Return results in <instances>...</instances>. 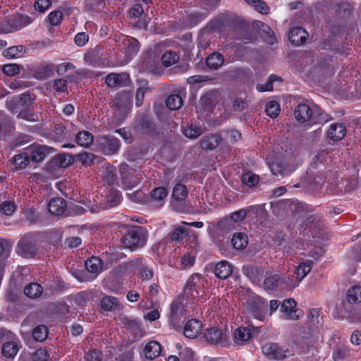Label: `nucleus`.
Here are the masks:
<instances>
[{"label": "nucleus", "instance_id": "52", "mask_svg": "<svg viewBox=\"0 0 361 361\" xmlns=\"http://www.w3.org/2000/svg\"><path fill=\"white\" fill-rule=\"evenodd\" d=\"M35 99L36 97L34 94L26 92L20 94L19 103L22 106L28 107L34 104Z\"/></svg>", "mask_w": 361, "mask_h": 361}, {"label": "nucleus", "instance_id": "26", "mask_svg": "<svg viewBox=\"0 0 361 361\" xmlns=\"http://www.w3.org/2000/svg\"><path fill=\"white\" fill-rule=\"evenodd\" d=\"M161 350V345L157 341H154L148 343L144 348L145 357L150 360L159 356Z\"/></svg>", "mask_w": 361, "mask_h": 361}, {"label": "nucleus", "instance_id": "51", "mask_svg": "<svg viewBox=\"0 0 361 361\" xmlns=\"http://www.w3.org/2000/svg\"><path fill=\"white\" fill-rule=\"evenodd\" d=\"M105 82L110 87L120 85L122 82V75L119 73H110L106 77Z\"/></svg>", "mask_w": 361, "mask_h": 361}, {"label": "nucleus", "instance_id": "47", "mask_svg": "<svg viewBox=\"0 0 361 361\" xmlns=\"http://www.w3.org/2000/svg\"><path fill=\"white\" fill-rule=\"evenodd\" d=\"M189 228H183V227H178L176 228L173 233L171 235V239L173 241H179L185 238L187 235L192 233Z\"/></svg>", "mask_w": 361, "mask_h": 361}, {"label": "nucleus", "instance_id": "8", "mask_svg": "<svg viewBox=\"0 0 361 361\" xmlns=\"http://www.w3.org/2000/svg\"><path fill=\"white\" fill-rule=\"evenodd\" d=\"M135 130L142 135H150L155 130V124L150 116L142 114L138 115Z\"/></svg>", "mask_w": 361, "mask_h": 361}, {"label": "nucleus", "instance_id": "30", "mask_svg": "<svg viewBox=\"0 0 361 361\" xmlns=\"http://www.w3.org/2000/svg\"><path fill=\"white\" fill-rule=\"evenodd\" d=\"M94 293L90 290H85L78 293L74 298V301L79 307H85L88 302L94 300Z\"/></svg>", "mask_w": 361, "mask_h": 361}, {"label": "nucleus", "instance_id": "43", "mask_svg": "<svg viewBox=\"0 0 361 361\" xmlns=\"http://www.w3.org/2000/svg\"><path fill=\"white\" fill-rule=\"evenodd\" d=\"M48 334V329L44 325H39L32 331L33 338L39 342L44 341L47 338Z\"/></svg>", "mask_w": 361, "mask_h": 361}, {"label": "nucleus", "instance_id": "27", "mask_svg": "<svg viewBox=\"0 0 361 361\" xmlns=\"http://www.w3.org/2000/svg\"><path fill=\"white\" fill-rule=\"evenodd\" d=\"M269 168L272 173L276 176H281L283 177L288 175L291 171L288 165L282 164L279 161L269 164Z\"/></svg>", "mask_w": 361, "mask_h": 361}, {"label": "nucleus", "instance_id": "3", "mask_svg": "<svg viewBox=\"0 0 361 361\" xmlns=\"http://www.w3.org/2000/svg\"><path fill=\"white\" fill-rule=\"evenodd\" d=\"M17 341L16 335L10 331L0 329V342L3 343L1 353L4 357L13 358L17 355L19 350Z\"/></svg>", "mask_w": 361, "mask_h": 361}, {"label": "nucleus", "instance_id": "4", "mask_svg": "<svg viewBox=\"0 0 361 361\" xmlns=\"http://www.w3.org/2000/svg\"><path fill=\"white\" fill-rule=\"evenodd\" d=\"M205 279L199 274H192L188 280L184 288V295L188 299L199 296L200 290L204 287Z\"/></svg>", "mask_w": 361, "mask_h": 361}, {"label": "nucleus", "instance_id": "42", "mask_svg": "<svg viewBox=\"0 0 361 361\" xmlns=\"http://www.w3.org/2000/svg\"><path fill=\"white\" fill-rule=\"evenodd\" d=\"M30 159L27 154H19L13 159V166L16 169H25L29 164Z\"/></svg>", "mask_w": 361, "mask_h": 361}, {"label": "nucleus", "instance_id": "60", "mask_svg": "<svg viewBox=\"0 0 361 361\" xmlns=\"http://www.w3.org/2000/svg\"><path fill=\"white\" fill-rule=\"evenodd\" d=\"M24 49L23 46H13L5 50L4 56L10 59L17 58L20 56V54H21Z\"/></svg>", "mask_w": 361, "mask_h": 361}, {"label": "nucleus", "instance_id": "56", "mask_svg": "<svg viewBox=\"0 0 361 361\" xmlns=\"http://www.w3.org/2000/svg\"><path fill=\"white\" fill-rule=\"evenodd\" d=\"M202 133V128L199 126L190 125L184 130V134L187 137L195 139L199 137Z\"/></svg>", "mask_w": 361, "mask_h": 361}, {"label": "nucleus", "instance_id": "2", "mask_svg": "<svg viewBox=\"0 0 361 361\" xmlns=\"http://www.w3.org/2000/svg\"><path fill=\"white\" fill-rule=\"evenodd\" d=\"M121 183L125 189H132L137 186L145 176L140 169L131 168L128 164L123 162L119 166Z\"/></svg>", "mask_w": 361, "mask_h": 361}, {"label": "nucleus", "instance_id": "13", "mask_svg": "<svg viewBox=\"0 0 361 361\" xmlns=\"http://www.w3.org/2000/svg\"><path fill=\"white\" fill-rule=\"evenodd\" d=\"M202 326L197 319L189 320L183 329V334L188 338H195L200 333Z\"/></svg>", "mask_w": 361, "mask_h": 361}, {"label": "nucleus", "instance_id": "63", "mask_svg": "<svg viewBox=\"0 0 361 361\" xmlns=\"http://www.w3.org/2000/svg\"><path fill=\"white\" fill-rule=\"evenodd\" d=\"M68 82L63 78H58L54 80L53 88L58 92H64L67 90Z\"/></svg>", "mask_w": 361, "mask_h": 361}, {"label": "nucleus", "instance_id": "59", "mask_svg": "<svg viewBox=\"0 0 361 361\" xmlns=\"http://www.w3.org/2000/svg\"><path fill=\"white\" fill-rule=\"evenodd\" d=\"M185 317L183 307L180 302L173 301L171 305L170 317Z\"/></svg>", "mask_w": 361, "mask_h": 361}, {"label": "nucleus", "instance_id": "16", "mask_svg": "<svg viewBox=\"0 0 361 361\" xmlns=\"http://www.w3.org/2000/svg\"><path fill=\"white\" fill-rule=\"evenodd\" d=\"M294 116L300 123H305L312 118L311 106L306 104H298L294 110Z\"/></svg>", "mask_w": 361, "mask_h": 361}, {"label": "nucleus", "instance_id": "11", "mask_svg": "<svg viewBox=\"0 0 361 361\" xmlns=\"http://www.w3.org/2000/svg\"><path fill=\"white\" fill-rule=\"evenodd\" d=\"M217 103V94L214 91L207 92L201 97L199 106L204 111H210Z\"/></svg>", "mask_w": 361, "mask_h": 361}, {"label": "nucleus", "instance_id": "5", "mask_svg": "<svg viewBox=\"0 0 361 361\" xmlns=\"http://www.w3.org/2000/svg\"><path fill=\"white\" fill-rule=\"evenodd\" d=\"M16 250L23 257H32L37 250L35 238L30 234L24 235L18 242Z\"/></svg>", "mask_w": 361, "mask_h": 361}, {"label": "nucleus", "instance_id": "50", "mask_svg": "<svg viewBox=\"0 0 361 361\" xmlns=\"http://www.w3.org/2000/svg\"><path fill=\"white\" fill-rule=\"evenodd\" d=\"M178 56L173 51L165 52L162 57L161 61L165 66H171L178 61Z\"/></svg>", "mask_w": 361, "mask_h": 361}, {"label": "nucleus", "instance_id": "46", "mask_svg": "<svg viewBox=\"0 0 361 361\" xmlns=\"http://www.w3.org/2000/svg\"><path fill=\"white\" fill-rule=\"evenodd\" d=\"M311 119L314 123H326L328 121V119L326 118V116L324 115L322 109L318 106H312V107H311Z\"/></svg>", "mask_w": 361, "mask_h": 361}, {"label": "nucleus", "instance_id": "24", "mask_svg": "<svg viewBox=\"0 0 361 361\" xmlns=\"http://www.w3.org/2000/svg\"><path fill=\"white\" fill-rule=\"evenodd\" d=\"M220 140L221 137L218 135H204L200 140V146L204 149H214L219 145Z\"/></svg>", "mask_w": 361, "mask_h": 361}, {"label": "nucleus", "instance_id": "48", "mask_svg": "<svg viewBox=\"0 0 361 361\" xmlns=\"http://www.w3.org/2000/svg\"><path fill=\"white\" fill-rule=\"evenodd\" d=\"M234 337L238 341L245 342L250 338L251 332L245 327H239L235 331Z\"/></svg>", "mask_w": 361, "mask_h": 361}, {"label": "nucleus", "instance_id": "58", "mask_svg": "<svg viewBox=\"0 0 361 361\" xmlns=\"http://www.w3.org/2000/svg\"><path fill=\"white\" fill-rule=\"evenodd\" d=\"M16 209V205L11 201H4L0 204V210L2 214L11 216Z\"/></svg>", "mask_w": 361, "mask_h": 361}, {"label": "nucleus", "instance_id": "33", "mask_svg": "<svg viewBox=\"0 0 361 361\" xmlns=\"http://www.w3.org/2000/svg\"><path fill=\"white\" fill-rule=\"evenodd\" d=\"M85 265L87 271L92 274H97L102 269V260L97 257H92L87 259Z\"/></svg>", "mask_w": 361, "mask_h": 361}, {"label": "nucleus", "instance_id": "22", "mask_svg": "<svg viewBox=\"0 0 361 361\" xmlns=\"http://www.w3.org/2000/svg\"><path fill=\"white\" fill-rule=\"evenodd\" d=\"M279 288L290 290L298 286L294 275L279 274Z\"/></svg>", "mask_w": 361, "mask_h": 361}, {"label": "nucleus", "instance_id": "14", "mask_svg": "<svg viewBox=\"0 0 361 361\" xmlns=\"http://www.w3.org/2000/svg\"><path fill=\"white\" fill-rule=\"evenodd\" d=\"M307 32L301 27L292 28L288 35L290 42L296 46L301 45L306 42Z\"/></svg>", "mask_w": 361, "mask_h": 361}, {"label": "nucleus", "instance_id": "19", "mask_svg": "<svg viewBox=\"0 0 361 361\" xmlns=\"http://www.w3.org/2000/svg\"><path fill=\"white\" fill-rule=\"evenodd\" d=\"M66 202L61 197L53 198L48 204V209L52 214L59 216L63 214L66 209Z\"/></svg>", "mask_w": 361, "mask_h": 361}, {"label": "nucleus", "instance_id": "61", "mask_svg": "<svg viewBox=\"0 0 361 361\" xmlns=\"http://www.w3.org/2000/svg\"><path fill=\"white\" fill-rule=\"evenodd\" d=\"M168 195L167 190L164 187H158L154 189L151 192V197L153 200H164Z\"/></svg>", "mask_w": 361, "mask_h": 361}, {"label": "nucleus", "instance_id": "53", "mask_svg": "<svg viewBox=\"0 0 361 361\" xmlns=\"http://www.w3.org/2000/svg\"><path fill=\"white\" fill-rule=\"evenodd\" d=\"M121 193L118 190H111L106 196V202L109 207L118 205L121 202Z\"/></svg>", "mask_w": 361, "mask_h": 361}, {"label": "nucleus", "instance_id": "39", "mask_svg": "<svg viewBox=\"0 0 361 361\" xmlns=\"http://www.w3.org/2000/svg\"><path fill=\"white\" fill-rule=\"evenodd\" d=\"M346 298L350 303L361 302V286H355L349 288L347 291Z\"/></svg>", "mask_w": 361, "mask_h": 361}, {"label": "nucleus", "instance_id": "6", "mask_svg": "<svg viewBox=\"0 0 361 361\" xmlns=\"http://www.w3.org/2000/svg\"><path fill=\"white\" fill-rule=\"evenodd\" d=\"M262 353L268 358L275 360H282L288 357L290 351L288 348H284L276 343L265 344L262 348Z\"/></svg>", "mask_w": 361, "mask_h": 361}, {"label": "nucleus", "instance_id": "38", "mask_svg": "<svg viewBox=\"0 0 361 361\" xmlns=\"http://www.w3.org/2000/svg\"><path fill=\"white\" fill-rule=\"evenodd\" d=\"M137 265L139 267V271L141 277L145 280H149L153 277V271L145 263L143 258H139L136 261Z\"/></svg>", "mask_w": 361, "mask_h": 361}, {"label": "nucleus", "instance_id": "25", "mask_svg": "<svg viewBox=\"0 0 361 361\" xmlns=\"http://www.w3.org/2000/svg\"><path fill=\"white\" fill-rule=\"evenodd\" d=\"M224 56L219 52H214L206 59V64L212 70L219 69L224 64Z\"/></svg>", "mask_w": 361, "mask_h": 361}, {"label": "nucleus", "instance_id": "18", "mask_svg": "<svg viewBox=\"0 0 361 361\" xmlns=\"http://www.w3.org/2000/svg\"><path fill=\"white\" fill-rule=\"evenodd\" d=\"M243 272L254 283H259L263 275V271L260 268L252 264H247L243 266Z\"/></svg>", "mask_w": 361, "mask_h": 361}, {"label": "nucleus", "instance_id": "36", "mask_svg": "<svg viewBox=\"0 0 361 361\" xmlns=\"http://www.w3.org/2000/svg\"><path fill=\"white\" fill-rule=\"evenodd\" d=\"M104 178L108 185H112L117 183V175L115 167L106 164L104 167Z\"/></svg>", "mask_w": 361, "mask_h": 361}, {"label": "nucleus", "instance_id": "28", "mask_svg": "<svg viewBox=\"0 0 361 361\" xmlns=\"http://www.w3.org/2000/svg\"><path fill=\"white\" fill-rule=\"evenodd\" d=\"M84 60L88 64L92 66L100 65V49L95 47L89 50L84 56Z\"/></svg>", "mask_w": 361, "mask_h": 361}, {"label": "nucleus", "instance_id": "35", "mask_svg": "<svg viewBox=\"0 0 361 361\" xmlns=\"http://www.w3.org/2000/svg\"><path fill=\"white\" fill-rule=\"evenodd\" d=\"M118 304V300L114 296L104 295L101 300V307L105 311L115 310Z\"/></svg>", "mask_w": 361, "mask_h": 361}, {"label": "nucleus", "instance_id": "31", "mask_svg": "<svg viewBox=\"0 0 361 361\" xmlns=\"http://www.w3.org/2000/svg\"><path fill=\"white\" fill-rule=\"evenodd\" d=\"M123 45L126 50V54L129 56L136 54L140 49V43L135 38H126L123 42Z\"/></svg>", "mask_w": 361, "mask_h": 361}, {"label": "nucleus", "instance_id": "20", "mask_svg": "<svg viewBox=\"0 0 361 361\" xmlns=\"http://www.w3.org/2000/svg\"><path fill=\"white\" fill-rule=\"evenodd\" d=\"M73 161L74 159L72 156L66 154H60L51 160L49 163V166L57 167L59 169L65 168L72 164Z\"/></svg>", "mask_w": 361, "mask_h": 361}, {"label": "nucleus", "instance_id": "34", "mask_svg": "<svg viewBox=\"0 0 361 361\" xmlns=\"http://www.w3.org/2000/svg\"><path fill=\"white\" fill-rule=\"evenodd\" d=\"M231 243L235 249L243 250L247 245L248 238L245 233H236L233 235Z\"/></svg>", "mask_w": 361, "mask_h": 361}, {"label": "nucleus", "instance_id": "64", "mask_svg": "<svg viewBox=\"0 0 361 361\" xmlns=\"http://www.w3.org/2000/svg\"><path fill=\"white\" fill-rule=\"evenodd\" d=\"M49 357L48 353L46 350L39 348L32 355L33 361H47Z\"/></svg>", "mask_w": 361, "mask_h": 361}, {"label": "nucleus", "instance_id": "40", "mask_svg": "<svg viewBox=\"0 0 361 361\" xmlns=\"http://www.w3.org/2000/svg\"><path fill=\"white\" fill-rule=\"evenodd\" d=\"M183 105L182 97L177 94L169 95L166 99V106L171 110L180 109Z\"/></svg>", "mask_w": 361, "mask_h": 361}, {"label": "nucleus", "instance_id": "55", "mask_svg": "<svg viewBox=\"0 0 361 361\" xmlns=\"http://www.w3.org/2000/svg\"><path fill=\"white\" fill-rule=\"evenodd\" d=\"M17 117L20 119H24L30 122H36L38 121V116L36 114L30 109H23L20 111Z\"/></svg>", "mask_w": 361, "mask_h": 361}, {"label": "nucleus", "instance_id": "9", "mask_svg": "<svg viewBox=\"0 0 361 361\" xmlns=\"http://www.w3.org/2000/svg\"><path fill=\"white\" fill-rule=\"evenodd\" d=\"M295 300L291 298L285 300L280 308L281 317L286 320L299 319L300 310L295 309Z\"/></svg>", "mask_w": 361, "mask_h": 361}, {"label": "nucleus", "instance_id": "32", "mask_svg": "<svg viewBox=\"0 0 361 361\" xmlns=\"http://www.w3.org/2000/svg\"><path fill=\"white\" fill-rule=\"evenodd\" d=\"M42 286L37 283H30L24 288L25 294L30 298H39L42 294Z\"/></svg>", "mask_w": 361, "mask_h": 361}, {"label": "nucleus", "instance_id": "17", "mask_svg": "<svg viewBox=\"0 0 361 361\" xmlns=\"http://www.w3.org/2000/svg\"><path fill=\"white\" fill-rule=\"evenodd\" d=\"M233 272V266L227 261H221L218 262L214 270L216 277L221 279L228 278Z\"/></svg>", "mask_w": 361, "mask_h": 361}, {"label": "nucleus", "instance_id": "49", "mask_svg": "<svg viewBox=\"0 0 361 361\" xmlns=\"http://www.w3.org/2000/svg\"><path fill=\"white\" fill-rule=\"evenodd\" d=\"M267 114L272 118L277 117L280 112V106L278 102L275 101L269 102L265 107Z\"/></svg>", "mask_w": 361, "mask_h": 361}, {"label": "nucleus", "instance_id": "10", "mask_svg": "<svg viewBox=\"0 0 361 361\" xmlns=\"http://www.w3.org/2000/svg\"><path fill=\"white\" fill-rule=\"evenodd\" d=\"M55 152L54 147L46 145H39L32 149L30 155H29L31 161L37 163L42 161L45 157Z\"/></svg>", "mask_w": 361, "mask_h": 361}, {"label": "nucleus", "instance_id": "12", "mask_svg": "<svg viewBox=\"0 0 361 361\" xmlns=\"http://www.w3.org/2000/svg\"><path fill=\"white\" fill-rule=\"evenodd\" d=\"M309 329V334L314 333L322 325V318L319 317V310L312 309L307 314V322L306 323Z\"/></svg>", "mask_w": 361, "mask_h": 361}, {"label": "nucleus", "instance_id": "29", "mask_svg": "<svg viewBox=\"0 0 361 361\" xmlns=\"http://www.w3.org/2000/svg\"><path fill=\"white\" fill-rule=\"evenodd\" d=\"M93 140L94 137L92 134L86 130L78 132L75 137L76 143L84 147H89L93 142Z\"/></svg>", "mask_w": 361, "mask_h": 361}, {"label": "nucleus", "instance_id": "54", "mask_svg": "<svg viewBox=\"0 0 361 361\" xmlns=\"http://www.w3.org/2000/svg\"><path fill=\"white\" fill-rule=\"evenodd\" d=\"M279 78L275 75H271L264 84H259L257 85V90L259 92L271 91L273 90V82Z\"/></svg>", "mask_w": 361, "mask_h": 361}, {"label": "nucleus", "instance_id": "7", "mask_svg": "<svg viewBox=\"0 0 361 361\" xmlns=\"http://www.w3.org/2000/svg\"><path fill=\"white\" fill-rule=\"evenodd\" d=\"M120 140L111 135H104L99 139V147L105 155H113L120 149Z\"/></svg>", "mask_w": 361, "mask_h": 361}, {"label": "nucleus", "instance_id": "41", "mask_svg": "<svg viewBox=\"0 0 361 361\" xmlns=\"http://www.w3.org/2000/svg\"><path fill=\"white\" fill-rule=\"evenodd\" d=\"M188 189L185 185L177 183L173 188L172 196L178 201H183L188 195Z\"/></svg>", "mask_w": 361, "mask_h": 361}, {"label": "nucleus", "instance_id": "62", "mask_svg": "<svg viewBox=\"0 0 361 361\" xmlns=\"http://www.w3.org/2000/svg\"><path fill=\"white\" fill-rule=\"evenodd\" d=\"M2 71L8 76H13L19 73L20 66L16 63L6 64L3 66Z\"/></svg>", "mask_w": 361, "mask_h": 361}, {"label": "nucleus", "instance_id": "44", "mask_svg": "<svg viewBox=\"0 0 361 361\" xmlns=\"http://www.w3.org/2000/svg\"><path fill=\"white\" fill-rule=\"evenodd\" d=\"M241 180L243 184L249 187H255L259 181V177L251 171H247L242 175Z\"/></svg>", "mask_w": 361, "mask_h": 361}, {"label": "nucleus", "instance_id": "37", "mask_svg": "<svg viewBox=\"0 0 361 361\" xmlns=\"http://www.w3.org/2000/svg\"><path fill=\"white\" fill-rule=\"evenodd\" d=\"M279 274L266 276L264 279L263 287L267 290H276L279 288Z\"/></svg>", "mask_w": 361, "mask_h": 361}, {"label": "nucleus", "instance_id": "21", "mask_svg": "<svg viewBox=\"0 0 361 361\" xmlns=\"http://www.w3.org/2000/svg\"><path fill=\"white\" fill-rule=\"evenodd\" d=\"M346 134V129L342 123H334L330 126L328 136L332 140H341Z\"/></svg>", "mask_w": 361, "mask_h": 361}, {"label": "nucleus", "instance_id": "57", "mask_svg": "<svg viewBox=\"0 0 361 361\" xmlns=\"http://www.w3.org/2000/svg\"><path fill=\"white\" fill-rule=\"evenodd\" d=\"M54 133L57 140H63L69 137L66 127L61 123L55 125Z\"/></svg>", "mask_w": 361, "mask_h": 361}, {"label": "nucleus", "instance_id": "1", "mask_svg": "<svg viewBox=\"0 0 361 361\" xmlns=\"http://www.w3.org/2000/svg\"><path fill=\"white\" fill-rule=\"evenodd\" d=\"M148 235V231L145 227L136 226L126 232L122 236L121 242L125 248L135 251L146 245Z\"/></svg>", "mask_w": 361, "mask_h": 361}, {"label": "nucleus", "instance_id": "45", "mask_svg": "<svg viewBox=\"0 0 361 361\" xmlns=\"http://www.w3.org/2000/svg\"><path fill=\"white\" fill-rule=\"evenodd\" d=\"M311 270V267L310 264L306 263H302L299 264L295 270V279L298 281V284L301 282V281L310 273Z\"/></svg>", "mask_w": 361, "mask_h": 361}, {"label": "nucleus", "instance_id": "15", "mask_svg": "<svg viewBox=\"0 0 361 361\" xmlns=\"http://www.w3.org/2000/svg\"><path fill=\"white\" fill-rule=\"evenodd\" d=\"M54 72L53 65L42 63L32 71V75L39 80H44L50 77Z\"/></svg>", "mask_w": 361, "mask_h": 361}, {"label": "nucleus", "instance_id": "23", "mask_svg": "<svg viewBox=\"0 0 361 361\" xmlns=\"http://www.w3.org/2000/svg\"><path fill=\"white\" fill-rule=\"evenodd\" d=\"M204 337L207 343L218 345L222 341V332L219 329L212 327L206 330Z\"/></svg>", "mask_w": 361, "mask_h": 361}]
</instances>
